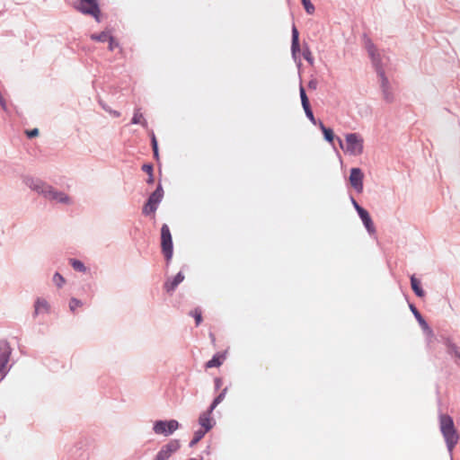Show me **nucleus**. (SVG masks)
I'll return each mask as SVG.
<instances>
[{
	"label": "nucleus",
	"mask_w": 460,
	"mask_h": 460,
	"mask_svg": "<svg viewBox=\"0 0 460 460\" xmlns=\"http://www.w3.org/2000/svg\"><path fill=\"white\" fill-rule=\"evenodd\" d=\"M381 91H382L383 98L387 103H391L394 101V95L391 91V87L382 89Z\"/></svg>",
	"instance_id": "34"
},
{
	"label": "nucleus",
	"mask_w": 460,
	"mask_h": 460,
	"mask_svg": "<svg viewBox=\"0 0 460 460\" xmlns=\"http://www.w3.org/2000/svg\"><path fill=\"white\" fill-rule=\"evenodd\" d=\"M410 310L411 311L412 314L414 315L416 321L421 327L424 333H426L429 336H433V331L427 323V321L424 319V317L421 315L420 311L417 309V307L413 304H409Z\"/></svg>",
	"instance_id": "11"
},
{
	"label": "nucleus",
	"mask_w": 460,
	"mask_h": 460,
	"mask_svg": "<svg viewBox=\"0 0 460 460\" xmlns=\"http://www.w3.org/2000/svg\"><path fill=\"white\" fill-rule=\"evenodd\" d=\"M369 58H371L372 65L375 67L376 74L378 73L379 69H384L382 59L378 53L369 55Z\"/></svg>",
	"instance_id": "24"
},
{
	"label": "nucleus",
	"mask_w": 460,
	"mask_h": 460,
	"mask_svg": "<svg viewBox=\"0 0 460 460\" xmlns=\"http://www.w3.org/2000/svg\"><path fill=\"white\" fill-rule=\"evenodd\" d=\"M225 358H226L225 353H216L215 355H213L211 359H209L205 364V367L207 368L218 367L223 364Z\"/></svg>",
	"instance_id": "20"
},
{
	"label": "nucleus",
	"mask_w": 460,
	"mask_h": 460,
	"mask_svg": "<svg viewBox=\"0 0 460 460\" xmlns=\"http://www.w3.org/2000/svg\"><path fill=\"white\" fill-rule=\"evenodd\" d=\"M23 181L31 190L36 191L46 199L54 200L66 205L72 203L71 198L66 193L56 190L54 187L40 179L26 176Z\"/></svg>",
	"instance_id": "1"
},
{
	"label": "nucleus",
	"mask_w": 460,
	"mask_h": 460,
	"mask_svg": "<svg viewBox=\"0 0 460 460\" xmlns=\"http://www.w3.org/2000/svg\"><path fill=\"white\" fill-rule=\"evenodd\" d=\"M180 427L176 420H158L154 422L153 430L155 434L168 437L172 435Z\"/></svg>",
	"instance_id": "6"
},
{
	"label": "nucleus",
	"mask_w": 460,
	"mask_h": 460,
	"mask_svg": "<svg viewBox=\"0 0 460 460\" xmlns=\"http://www.w3.org/2000/svg\"><path fill=\"white\" fill-rule=\"evenodd\" d=\"M443 344L447 348V353L451 357H456L460 361V350L458 346L452 341L451 338H443Z\"/></svg>",
	"instance_id": "15"
},
{
	"label": "nucleus",
	"mask_w": 460,
	"mask_h": 460,
	"mask_svg": "<svg viewBox=\"0 0 460 460\" xmlns=\"http://www.w3.org/2000/svg\"><path fill=\"white\" fill-rule=\"evenodd\" d=\"M172 239L168 225L164 224L161 227V242Z\"/></svg>",
	"instance_id": "32"
},
{
	"label": "nucleus",
	"mask_w": 460,
	"mask_h": 460,
	"mask_svg": "<svg viewBox=\"0 0 460 460\" xmlns=\"http://www.w3.org/2000/svg\"><path fill=\"white\" fill-rule=\"evenodd\" d=\"M162 252L165 258L167 265L171 262L173 255V243L172 239L164 240L161 242Z\"/></svg>",
	"instance_id": "16"
},
{
	"label": "nucleus",
	"mask_w": 460,
	"mask_h": 460,
	"mask_svg": "<svg viewBox=\"0 0 460 460\" xmlns=\"http://www.w3.org/2000/svg\"><path fill=\"white\" fill-rule=\"evenodd\" d=\"M439 429L445 439L447 448L451 454L459 440V435L453 418L448 414L439 415Z\"/></svg>",
	"instance_id": "2"
},
{
	"label": "nucleus",
	"mask_w": 460,
	"mask_h": 460,
	"mask_svg": "<svg viewBox=\"0 0 460 460\" xmlns=\"http://www.w3.org/2000/svg\"><path fill=\"white\" fill-rule=\"evenodd\" d=\"M155 460V459H154Z\"/></svg>",
	"instance_id": "52"
},
{
	"label": "nucleus",
	"mask_w": 460,
	"mask_h": 460,
	"mask_svg": "<svg viewBox=\"0 0 460 460\" xmlns=\"http://www.w3.org/2000/svg\"><path fill=\"white\" fill-rule=\"evenodd\" d=\"M107 111L110 112L111 114H112L114 118H119L120 116V112L118 111H113V110L109 109V111Z\"/></svg>",
	"instance_id": "47"
},
{
	"label": "nucleus",
	"mask_w": 460,
	"mask_h": 460,
	"mask_svg": "<svg viewBox=\"0 0 460 460\" xmlns=\"http://www.w3.org/2000/svg\"><path fill=\"white\" fill-rule=\"evenodd\" d=\"M181 447L179 439H171L164 445L155 456V460H168L172 454L176 453Z\"/></svg>",
	"instance_id": "8"
},
{
	"label": "nucleus",
	"mask_w": 460,
	"mask_h": 460,
	"mask_svg": "<svg viewBox=\"0 0 460 460\" xmlns=\"http://www.w3.org/2000/svg\"><path fill=\"white\" fill-rule=\"evenodd\" d=\"M302 107L304 109L306 118L310 120V122L314 125L318 126V120L315 119V117L314 115L311 104L304 105Z\"/></svg>",
	"instance_id": "26"
},
{
	"label": "nucleus",
	"mask_w": 460,
	"mask_h": 460,
	"mask_svg": "<svg viewBox=\"0 0 460 460\" xmlns=\"http://www.w3.org/2000/svg\"><path fill=\"white\" fill-rule=\"evenodd\" d=\"M110 33L106 31H103L100 33H93L91 35V40L98 42H106L108 38L110 37Z\"/></svg>",
	"instance_id": "27"
},
{
	"label": "nucleus",
	"mask_w": 460,
	"mask_h": 460,
	"mask_svg": "<svg viewBox=\"0 0 460 460\" xmlns=\"http://www.w3.org/2000/svg\"><path fill=\"white\" fill-rule=\"evenodd\" d=\"M317 85H318V82L316 79L313 78L311 79L309 82H308V88L310 90H316L317 88Z\"/></svg>",
	"instance_id": "43"
},
{
	"label": "nucleus",
	"mask_w": 460,
	"mask_h": 460,
	"mask_svg": "<svg viewBox=\"0 0 460 460\" xmlns=\"http://www.w3.org/2000/svg\"><path fill=\"white\" fill-rule=\"evenodd\" d=\"M349 199H350V202L353 206V208H355V210L357 211V213L358 212V210L364 208L363 207H361L358 201L355 199V198L352 196V195H349Z\"/></svg>",
	"instance_id": "42"
},
{
	"label": "nucleus",
	"mask_w": 460,
	"mask_h": 460,
	"mask_svg": "<svg viewBox=\"0 0 460 460\" xmlns=\"http://www.w3.org/2000/svg\"><path fill=\"white\" fill-rule=\"evenodd\" d=\"M210 453H211V451H210V446L208 445V446H207V447L202 451V456H203V455H207V456H208V455H210Z\"/></svg>",
	"instance_id": "48"
},
{
	"label": "nucleus",
	"mask_w": 460,
	"mask_h": 460,
	"mask_svg": "<svg viewBox=\"0 0 460 460\" xmlns=\"http://www.w3.org/2000/svg\"><path fill=\"white\" fill-rule=\"evenodd\" d=\"M340 146L345 152L352 155H359L364 150V140L358 133H348L345 136L346 146H343L342 140L338 137Z\"/></svg>",
	"instance_id": "4"
},
{
	"label": "nucleus",
	"mask_w": 460,
	"mask_h": 460,
	"mask_svg": "<svg viewBox=\"0 0 460 460\" xmlns=\"http://www.w3.org/2000/svg\"><path fill=\"white\" fill-rule=\"evenodd\" d=\"M141 169L147 174L154 173V165L151 163L144 164Z\"/></svg>",
	"instance_id": "40"
},
{
	"label": "nucleus",
	"mask_w": 460,
	"mask_h": 460,
	"mask_svg": "<svg viewBox=\"0 0 460 460\" xmlns=\"http://www.w3.org/2000/svg\"><path fill=\"white\" fill-rule=\"evenodd\" d=\"M100 0H77L73 7L84 15L92 16L97 22H101Z\"/></svg>",
	"instance_id": "3"
},
{
	"label": "nucleus",
	"mask_w": 460,
	"mask_h": 460,
	"mask_svg": "<svg viewBox=\"0 0 460 460\" xmlns=\"http://www.w3.org/2000/svg\"><path fill=\"white\" fill-rule=\"evenodd\" d=\"M214 384H215V390H218L220 389L222 384H223V380L221 377H216L214 379Z\"/></svg>",
	"instance_id": "44"
},
{
	"label": "nucleus",
	"mask_w": 460,
	"mask_h": 460,
	"mask_svg": "<svg viewBox=\"0 0 460 460\" xmlns=\"http://www.w3.org/2000/svg\"><path fill=\"white\" fill-rule=\"evenodd\" d=\"M52 280L54 284L59 288H62L66 282L65 278L59 272H56L53 275Z\"/></svg>",
	"instance_id": "37"
},
{
	"label": "nucleus",
	"mask_w": 460,
	"mask_h": 460,
	"mask_svg": "<svg viewBox=\"0 0 460 460\" xmlns=\"http://www.w3.org/2000/svg\"><path fill=\"white\" fill-rule=\"evenodd\" d=\"M155 182V177H154V173H150L148 174V177L146 179V183L151 185Z\"/></svg>",
	"instance_id": "45"
},
{
	"label": "nucleus",
	"mask_w": 460,
	"mask_h": 460,
	"mask_svg": "<svg viewBox=\"0 0 460 460\" xmlns=\"http://www.w3.org/2000/svg\"><path fill=\"white\" fill-rule=\"evenodd\" d=\"M49 305L46 299L38 297L34 303L33 316L36 317L41 313H49Z\"/></svg>",
	"instance_id": "17"
},
{
	"label": "nucleus",
	"mask_w": 460,
	"mask_h": 460,
	"mask_svg": "<svg viewBox=\"0 0 460 460\" xmlns=\"http://www.w3.org/2000/svg\"><path fill=\"white\" fill-rule=\"evenodd\" d=\"M318 127L323 135L324 140L330 144H333L335 135L332 128L325 127L323 122L320 119H318Z\"/></svg>",
	"instance_id": "19"
},
{
	"label": "nucleus",
	"mask_w": 460,
	"mask_h": 460,
	"mask_svg": "<svg viewBox=\"0 0 460 460\" xmlns=\"http://www.w3.org/2000/svg\"><path fill=\"white\" fill-rule=\"evenodd\" d=\"M184 275L181 271H179L172 279H168L164 283V288L167 293L173 292L177 287L184 280Z\"/></svg>",
	"instance_id": "14"
},
{
	"label": "nucleus",
	"mask_w": 460,
	"mask_h": 460,
	"mask_svg": "<svg viewBox=\"0 0 460 460\" xmlns=\"http://www.w3.org/2000/svg\"><path fill=\"white\" fill-rule=\"evenodd\" d=\"M377 75L380 77V80H381V84H380L381 90L385 89V88H390V83H389L387 76L385 75V69H379Z\"/></svg>",
	"instance_id": "29"
},
{
	"label": "nucleus",
	"mask_w": 460,
	"mask_h": 460,
	"mask_svg": "<svg viewBox=\"0 0 460 460\" xmlns=\"http://www.w3.org/2000/svg\"><path fill=\"white\" fill-rule=\"evenodd\" d=\"M107 111L110 112L111 114H112L114 118H119L120 116V112L118 111H113V110L109 109V111Z\"/></svg>",
	"instance_id": "46"
},
{
	"label": "nucleus",
	"mask_w": 460,
	"mask_h": 460,
	"mask_svg": "<svg viewBox=\"0 0 460 460\" xmlns=\"http://www.w3.org/2000/svg\"><path fill=\"white\" fill-rule=\"evenodd\" d=\"M82 305H83V302L80 299L72 297L69 300V308L72 312H75L77 307L82 306Z\"/></svg>",
	"instance_id": "38"
},
{
	"label": "nucleus",
	"mask_w": 460,
	"mask_h": 460,
	"mask_svg": "<svg viewBox=\"0 0 460 460\" xmlns=\"http://www.w3.org/2000/svg\"><path fill=\"white\" fill-rule=\"evenodd\" d=\"M190 315L194 317L196 326H199L202 322V312L197 307L193 311L190 312Z\"/></svg>",
	"instance_id": "33"
},
{
	"label": "nucleus",
	"mask_w": 460,
	"mask_h": 460,
	"mask_svg": "<svg viewBox=\"0 0 460 460\" xmlns=\"http://www.w3.org/2000/svg\"><path fill=\"white\" fill-rule=\"evenodd\" d=\"M100 104L102 105L103 110H105L106 111H109V106H106L102 102H100Z\"/></svg>",
	"instance_id": "49"
},
{
	"label": "nucleus",
	"mask_w": 460,
	"mask_h": 460,
	"mask_svg": "<svg viewBox=\"0 0 460 460\" xmlns=\"http://www.w3.org/2000/svg\"><path fill=\"white\" fill-rule=\"evenodd\" d=\"M358 215L367 233L370 234L376 233V227L368 211L366 208H362L358 210Z\"/></svg>",
	"instance_id": "12"
},
{
	"label": "nucleus",
	"mask_w": 460,
	"mask_h": 460,
	"mask_svg": "<svg viewBox=\"0 0 460 460\" xmlns=\"http://www.w3.org/2000/svg\"><path fill=\"white\" fill-rule=\"evenodd\" d=\"M299 94H300L302 106L310 104L305 89L304 88V86L301 83H300V86H299Z\"/></svg>",
	"instance_id": "36"
},
{
	"label": "nucleus",
	"mask_w": 460,
	"mask_h": 460,
	"mask_svg": "<svg viewBox=\"0 0 460 460\" xmlns=\"http://www.w3.org/2000/svg\"><path fill=\"white\" fill-rule=\"evenodd\" d=\"M209 338L211 339L213 343L216 341V337H215L214 333L210 332L209 333Z\"/></svg>",
	"instance_id": "50"
},
{
	"label": "nucleus",
	"mask_w": 460,
	"mask_h": 460,
	"mask_svg": "<svg viewBox=\"0 0 460 460\" xmlns=\"http://www.w3.org/2000/svg\"><path fill=\"white\" fill-rule=\"evenodd\" d=\"M205 435H206V432H204L200 429H197L194 432V436H193L192 439L190 440L189 447H194L199 441H200L204 438Z\"/></svg>",
	"instance_id": "31"
},
{
	"label": "nucleus",
	"mask_w": 460,
	"mask_h": 460,
	"mask_svg": "<svg viewBox=\"0 0 460 460\" xmlns=\"http://www.w3.org/2000/svg\"><path fill=\"white\" fill-rule=\"evenodd\" d=\"M164 189L161 181L158 182L155 190L149 195L142 208V214L149 216L155 214L164 198Z\"/></svg>",
	"instance_id": "5"
},
{
	"label": "nucleus",
	"mask_w": 460,
	"mask_h": 460,
	"mask_svg": "<svg viewBox=\"0 0 460 460\" xmlns=\"http://www.w3.org/2000/svg\"><path fill=\"white\" fill-rule=\"evenodd\" d=\"M150 138H151V146H152V150H153L154 158L156 161H159L158 142H157V139L155 137V135L154 131L151 132Z\"/></svg>",
	"instance_id": "25"
},
{
	"label": "nucleus",
	"mask_w": 460,
	"mask_h": 460,
	"mask_svg": "<svg viewBox=\"0 0 460 460\" xmlns=\"http://www.w3.org/2000/svg\"><path fill=\"white\" fill-rule=\"evenodd\" d=\"M107 41H109V49L111 51L119 47V42L115 40V38L112 35H110Z\"/></svg>",
	"instance_id": "39"
},
{
	"label": "nucleus",
	"mask_w": 460,
	"mask_h": 460,
	"mask_svg": "<svg viewBox=\"0 0 460 460\" xmlns=\"http://www.w3.org/2000/svg\"><path fill=\"white\" fill-rule=\"evenodd\" d=\"M456 365H460L459 361L458 360H456Z\"/></svg>",
	"instance_id": "51"
},
{
	"label": "nucleus",
	"mask_w": 460,
	"mask_h": 460,
	"mask_svg": "<svg viewBox=\"0 0 460 460\" xmlns=\"http://www.w3.org/2000/svg\"><path fill=\"white\" fill-rule=\"evenodd\" d=\"M301 3L307 14H313L314 13L315 7L312 4L311 0H301Z\"/></svg>",
	"instance_id": "35"
},
{
	"label": "nucleus",
	"mask_w": 460,
	"mask_h": 460,
	"mask_svg": "<svg viewBox=\"0 0 460 460\" xmlns=\"http://www.w3.org/2000/svg\"><path fill=\"white\" fill-rule=\"evenodd\" d=\"M39 133H40L39 129L37 128H34L32 129L27 130L26 136L28 137V138H33V137H38Z\"/></svg>",
	"instance_id": "41"
},
{
	"label": "nucleus",
	"mask_w": 460,
	"mask_h": 460,
	"mask_svg": "<svg viewBox=\"0 0 460 460\" xmlns=\"http://www.w3.org/2000/svg\"><path fill=\"white\" fill-rule=\"evenodd\" d=\"M364 173L358 167H352L349 171V181L351 187L355 190L358 194L363 192L364 185Z\"/></svg>",
	"instance_id": "9"
},
{
	"label": "nucleus",
	"mask_w": 460,
	"mask_h": 460,
	"mask_svg": "<svg viewBox=\"0 0 460 460\" xmlns=\"http://www.w3.org/2000/svg\"><path fill=\"white\" fill-rule=\"evenodd\" d=\"M130 123L133 125L141 124L144 128L147 127V121L143 118L139 108L135 109Z\"/></svg>",
	"instance_id": "21"
},
{
	"label": "nucleus",
	"mask_w": 460,
	"mask_h": 460,
	"mask_svg": "<svg viewBox=\"0 0 460 460\" xmlns=\"http://www.w3.org/2000/svg\"><path fill=\"white\" fill-rule=\"evenodd\" d=\"M69 264L75 271L85 273L88 270V268L80 260L71 258L69 259Z\"/></svg>",
	"instance_id": "22"
},
{
	"label": "nucleus",
	"mask_w": 460,
	"mask_h": 460,
	"mask_svg": "<svg viewBox=\"0 0 460 460\" xmlns=\"http://www.w3.org/2000/svg\"><path fill=\"white\" fill-rule=\"evenodd\" d=\"M300 52L301 47L299 42V31L296 24L293 23L291 30V55L295 61L298 59L296 63L298 67H300L302 65L301 60L299 58Z\"/></svg>",
	"instance_id": "10"
},
{
	"label": "nucleus",
	"mask_w": 460,
	"mask_h": 460,
	"mask_svg": "<svg viewBox=\"0 0 460 460\" xmlns=\"http://www.w3.org/2000/svg\"><path fill=\"white\" fill-rule=\"evenodd\" d=\"M227 393V387H225L218 395H217L212 402L210 403L208 409L209 412H213V411L216 409V407L225 399L226 394Z\"/></svg>",
	"instance_id": "23"
},
{
	"label": "nucleus",
	"mask_w": 460,
	"mask_h": 460,
	"mask_svg": "<svg viewBox=\"0 0 460 460\" xmlns=\"http://www.w3.org/2000/svg\"><path fill=\"white\" fill-rule=\"evenodd\" d=\"M12 348L5 340L0 341V376H4L8 373L7 363L10 359Z\"/></svg>",
	"instance_id": "7"
},
{
	"label": "nucleus",
	"mask_w": 460,
	"mask_h": 460,
	"mask_svg": "<svg viewBox=\"0 0 460 460\" xmlns=\"http://www.w3.org/2000/svg\"><path fill=\"white\" fill-rule=\"evenodd\" d=\"M410 281L411 289L415 296L420 298L423 297L425 296V291L421 287L420 280L417 279L415 275H411L410 278Z\"/></svg>",
	"instance_id": "18"
},
{
	"label": "nucleus",
	"mask_w": 460,
	"mask_h": 460,
	"mask_svg": "<svg viewBox=\"0 0 460 460\" xmlns=\"http://www.w3.org/2000/svg\"><path fill=\"white\" fill-rule=\"evenodd\" d=\"M212 412H209V409L202 412L199 417V424L201 426L200 430L208 433L214 426L215 421L210 417Z\"/></svg>",
	"instance_id": "13"
},
{
	"label": "nucleus",
	"mask_w": 460,
	"mask_h": 460,
	"mask_svg": "<svg viewBox=\"0 0 460 460\" xmlns=\"http://www.w3.org/2000/svg\"><path fill=\"white\" fill-rule=\"evenodd\" d=\"M364 38H365V47L368 53V56L377 53L376 47L375 46L373 41L369 38H367L366 34L364 35Z\"/></svg>",
	"instance_id": "30"
},
{
	"label": "nucleus",
	"mask_w": 460,
	"mask_h": 460,
	"mask_svg": "<svg viewBox=\"0 0 460 460\" xmlns=\"http://www.w3.org/2000/svg\"><path fill=\"white\" fill-rule=\"evenodd\" d=\"M302 56L310 65L314 64V58L312 52L310 50L309 46L306 43H304L303 45Z\"/></svg>",
	"instance_id": "28"
}]
</instances>
